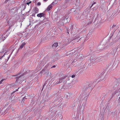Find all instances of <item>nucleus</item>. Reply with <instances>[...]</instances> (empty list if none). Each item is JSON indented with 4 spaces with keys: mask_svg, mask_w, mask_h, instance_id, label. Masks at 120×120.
Wrapping results in <instances>:
<instances>
[{
    "mask_svg": "<svg viewBox=\"0 0 120 120\" xmlns=\"http://www.w3.org/2000/svg\"><path fill=\"white\" fill-rule=\"evenodd\" d=\"M118 93H119V94H120V89L118 91Z\"/></svg>",
    "mask_w": 120,
    "mask_h": 120,
    "instance_id": "23",
    "label": "nucleus"
},
{
    "mask_svg": "<svg viewBox=\"0 0 120 120\" xmlns=\"http://www.w3.org/2000/svg\"><path fill=\"white\" fill-rule=\"evenodd\" d=\"M71 95V94H70L68 93H67L65 94V97L67 99H69Z\"/></svg>",
    "mask_w": 120,
    "mask_h": 120,
    "instance_id": "11",
    "label": "nucleus"
},
{
    "mask_svg": "<svg viewBox=\"0 0 120 120\" xmlns=\"http://www.w3.org/2000/svg\"><path fill=\"white\" fill-rule=\"evenodd\" d=\"M78 38H78V37H76L74 39H78Z\"/></svg>",
    "mask_w": 120,
    "mask_h": 120,
    "instance_id": "32",
    "label": "nucleus"
},
{
    "mask_svg": "<svg viewBox=\"0 0 120 120\" xmlns=\"http://www.w3.org/2000/svg\"><path fill=\"white\" fill-rule=\"evenodd\" d=\"M67 19V18L66 19H64V18H62V19H61V21L63 23H64V22L65 21V20H66Z\"/></svg>",
    "mask_w": 120,
    "mask_h": 120,
    "instance_id": "16",
    "label": "nucleus"
},
{
    "mask_svg": "<svg viewBox=\"0 0 120 120\" xmlns=\"http://www.w3.org/2000/svg\"><path fill=\"white\" fill-rule=\"evenodd\" d=\"M68 79V77L66 76L64 77L63 78H62L61 79H60V80L58 83H59L62 82H64L65 83V82H67V80Z\"/></svg>",
    "mask_w": 120,
    "mask_h": 120,
    "instance_id": "4",
    "label": "nucleus"
},
{
    "mask_svg": "<svg viewBox=\"0 0 120 120\" xmlns=\"http://www.w3.org/2000/svg\"><path fill=\"white\" fill-rule=\"evenodd\" d=\"M112 45V44L109 43H107L105 45H100L98 47V48L99 50H102L107 49Z\"/></svg>",
    "mask_w": 120,
    "mask_h": 120,
    "instance_id": "1",
    "label": "nucleus"
},
{
    "mask_svg": "<svg viewBox=\"0 0 120 120\" xmlns=\"http://www.w3.org/2000/svg\"><path fill=\"white\" fill-rule=\"evenodd\" d=\"M19 89V88H18L17 89V90H16V91H14L12 93H15V92H16V91H18V89Z\"/></svg>",
    "mask_w": 120,
    "mask_h": 120,
    "instance_id": "26",
    "label": "nucleus"
},
{
    "mask_svg": "<svg viewBox=\"0 0 120 120\" xmlns=\"http://www.w3.org/2000/svg\"><path fill=\"white\" fill-rule=\"evenodd\" d=\"M71 86V84L70 83H67L65 84L63 86V88L65 89L66 88V89L70 87Z\"/></svg>",
    "mask_w": 120,
    "mask_h": 120,
    "instance_id": "7",
    "label": "nucleus"
},
{
    "mask_svg": "<svg viewBox=\"0 0 120 120\" xmlns=\"http://www.w3.org/2000/svg\"><path fill=\"white\" fill-rule=\"evenodd\" d=\"M83 38H81L80 39H79V40H81V39H83Z\"/></svg>",
    "mask_w": 120,
    "mask_h": 120,
    "instance_id": "33",
    "label": "nucleus"
},
{
    "mask_svg": "<svg viewBox=\"0 0 120 120\" xmlns=\"http://www.w3.org/2000/svg\"><path fill=\"white\" fill-rule=\"evenodd\" d=\"M25 45V43H23L20 46L19 49H22Z\"/></svg>",
    "mask_w": 120,
    "mask_h": 120,
    "instance_id": "14",
    "label": "nucleus"
},
{
    "mask_svg": "<svg viewBox=\"0 0 120 120\" xmlns=\"http://www.w3.org/2000/svg\"><path fill=\"white\" fill-rule=\"evenodd\" d=\"M90 65H94L97 64L98 62L96 60H90Z\"/></svg>",
    "mask_w": 120,
    "mask_h": 120,
    "instance_id": "10",
    "label": "nucleus"
},
{
    "mask_svg": "<svg viewBox=\"0 0 120 120\" xmlns=\"http://www.w3.org/2000/svg\"><path fill=\"white\" fill-rule=\"evenodd\" d=\"M69 34V32L68 31H67V32L66 33V34L67 35H68V34Z\"/></svg>",
    "mask_w": 120,
    "mask_h": 120,
    "instance_id": "31",
    "label": "nucleus"
},
{
    "mask_svg": "<svg viewBox=\"0 0 120 120\" xmlns=\"http://www.w3.org/2000/svg\"><path fill=\"white\" fill-rule=\"evenodd\" d=\"M71 11H72V12L74 11V12L75 11V10L74 9H72L71 10Z\"/></svg>",
    "mask_w": 120,
    "mask_h": 120,
    "instance_id": "24",
    "label": "nucleus"
},
{
    "mask_svg": "<svg viewBox=\"0 0 120 120\" xmlns=\"http://www.w3.org/2000/svg\"><path fill=\"white\" fill-rule=\"evenodd\" d=\"M56 67V66L55 65H54L51 68H55Z\"/></svg>",
    "mask_w": 120,
    "mask_h": 120,
    "instance_id": "27",
    "label": "nucleus"
},
{
    "mask_svg": "<svg viewBox=\"0 0 120 120\" xmlns=\"http://www.w3.org/2000/svg\"><path fill=\"white\" fill-rule=\"evenodd\" d=\"M81 55H80V56H81ZM79 56H80V55H79Z\"/></svg>",
    "mask_w": 120,
    "mask_h": 120,
    "instance_id": "35",
    "label": "nucleus"
},
{
    "mask_svg": "<svg viewBox=\"0 0 120 120\" xmlns=\"http://www.w3.org/2000/svg\"><path fill=\"white\" fill-rule=\"evenodd\" d=\"M75 77V75H73L71 77L72 78H74Z\"/></svg>",
    "mask_w": 120,
    "mask_h": 120,
    "instance_id": "25",
    "label": "nucleus"
},
{
    "mask_svg": "<svg viewBox=\"0 0 120 120\" xmlns=\"http://www.w3.org/2000/svg\"><path fill=\"white\" fill-rule=\"evenodd\" d=\"M98 120H103V119H102V118H100Z\"/></svg>",
    "mask_w": 120,
    "mask_h": 120,
    "instance_id": "34",
    "label": "nucleus"
},
{
    "mask_svg": "<svg viewBox=\"0 0 120 120\" xmlns=\"http://www.w3.org/2000/svg\"><path fill=\"white\" fill-rule=\"evenodd\" d=\"M24 74L23 73L22 75H18L16 77V83H19L22 81L24 78L23 76Z\"/></svg>",
    "mask_w": 120,
    "mask_h": 120,
    "instance_id": "2",
    "label": "nucleus"
},
{
    "mask_svg": "<svg viewBox=\"0 0 120 120\" xmlns=\"http://www.w3.org/2000/svg\"><path fill=\"white\" fill-rule=\"evenodd\" d=\"M10 54H9L8 52H6L5 53L4 55L3 56L0 58V59H2V58L3 57H4L5 58V60H8L10 57Z\"/></svg>",
    "mask_w": 120,
    "mask_h": 120,
    "instance_id": "3",
    "label": "nucleus"
},
{
    "mask_svg": "<svg viewBox=\"0 0 120 120\" xmlns=\"http://www.w3.org/2000/svg\"><path fill=\"white\" fill-rule=\"evenodd\" d=\"M31 2V1H30V2H29V3H26V4H28V5H29V4H30V3Z\"/></svg>",
    "mask_w": 120,
    "mask_h": 120,
    "instance_id": "28",
    "label": "nucleus"
},
{
    "mask_svg": "<svg viewBox=\"0 0 120 120\" xmlns=\"http://www.w3.org/2000/svg\"><path fill=\"white\" fill-rule=\"evenodd\" d=\"M104 75L102 74V75H101V80H103L104 79Z\"/></svg>",
    "mask_w": 120,
    "mask_h": 120,
    "instance_id": "20",
    "label": "nucleus"
},
{
    "mask_svg": "<svg viewBox=\"0 0 120 120\" xmlns=\"http://www.w3.org/2000/svg\"><path fill=\"white\" fill-rule=\"evenodd\" d=\"M87 13H84L83 15H81L82 16V19L84 18H86L87 16Z\"/></svg>",
    "mask_w": 120,
    "mask_h": 120,
    "instance_id": "12",
    "label": "nucleus"
},
{
    "mask_svg": "<svg viewBox=\"0 0 120 120\" xmlns=\"http://www.w3.org/2000/svg\"><path fill=\"white\" fill-rule=\"evenodd\" d=\"M116 26V25L115 24H113L111 27L112 29H113L114 28H115Z\"/></svg>",
    "mask_w": 120,
    "mask_h": 120,
    "instance_id": "19",
    "label": "nucleus"
},
{
    "mask_svg": "<svg viewBox=\"0 0 120 120\" xmlns=\"http://www.w3.org/2000/svg\"><path fill=\"white\" fill-rule=\"evenodd\" d=\"M5 80V79H4L2 80L0 82V84L2 83V82L4 80Z\"/></svg>",
    "mask_w": 120,
    "mask_h": 120,
    "instance_id": "21",
    "label": "nucleus"
},
{
    "mask_svg": "<svg viewBox=\"0 0 120 120\" xmlns=\"http://www.w3.org/2000/svg\"><path fill=\"white\" fill-rule=\"evenodd\" d=\"M119 62H118V61H116L112 65L111 67V69H112V70H114L117 67Z\"/></svg>",
    "mask_w": 120,
    "mask_h": 120,
    "instance_id": "5",
    "label": "nucleus"
},
{
    "mask_svg": "<svg viewBox=\"0 0 120 120\" xmlns=\"http://www.w3.org/2000/svg\"><path fill=\"white\" fill-rule=\"evenodd\" d=\"M26 99L24 97L23 98V99H22V101L24 102V101L25 100V99Z\"/></svg>",
    "mask_w": 120,
    "mask_h": 120,
    "instance_id": "30",
    "label": "nucleus"
},
{
    "mask_svg": "<svg viewBox=\"0 0 120 120\" xmlns=\"http://www.w3.org/2000/svg\"><path fill=\"white\" fill-rule=\"evenodd\" d=\"M29 72V71H27V72Z\"/></svg>",
    "mask_w": 120,
    "mask_h": 120,
    "instance_id": "36",
    "label": "nucleus"
},
{
    "mask_svg": "<svg viewBox=\"0 0 120 120\" xmlns=\"http://www.w3.org/2000/svg\"><path fill=\"white\" fill-rule=\"evenodd\" d=\"M38 5H40L41 4V3L40 2H38Z\"/></svg>",
    "mask_w": 120,
    "mask_h": 120,
    "instance_id": "29",
    "label": "nucleus"
},
{
    "mask_svg": "<svg viewBox=\"0 0 120 120\" xmlns=\"http://www.w3.org/2000/svg\"><path fill=\"white\" fill-rule=\"evenodd\" d=\"M30 97V96L28 95L27 94L25 95V97H24L26 99H27L29 98Z\"/></svg>",
    "mask_w": 120,
    "mask_h": 120,
    "instance_id": "17",
    "label": "nucleus"
},
{
    "mask_svg": "<svg viewBox=\"0 0 120 120\" xmlns=\"http://www.w3.org/2000/svg\"><path fill=\"white\" fill-rule=\"evenodd\" d=\"M88 59L90 60H96V59L95 58V57L94 55L92 56H91V55H90L87 57Z\"/></svg>",
    "mask_w": 120,
    "mask_h": 120,
    "instance_id": "8",
    "label": "nucleus"
},
{
    "mask_svg": "<svg viewBox=\"0 0 120 120\" xmlns=\"http://www.w3.org/2000/svg\"><path fill=\"white\" fill-rule=\"evenodd\" d=\"M49 57L48 56H46L44 57V59L45 60H48L49 59Z\"/></svg>",
    "mask_w": 120,
    "mask_h": 120,
    "instance_id": "18",
    "label": "nucleus"
},
{
    "mask_svg": "<svg viewBox=\"0 0 120 120\" xmlns=\"http://www.w3.org/2000/svg\"><path fill=\"white\" fill-rule=\"evenodd\" d=\"M57 2L56 1H55V2H53L51 4L49 5V6L48 7L47 10L49 11L52 8V5H54L55 4H56Z\"/></svg>",
    "mask_w": 120,
    "mask_h": 120,
    "instance_id": "6",
    "label": "nucleus"
},
{
    "mask_svg": "<svg viewBox=\"0 0 120 120\" xmlns=\"http://www.w3.org/2000/svg\"><path fill=\"white\" fill-rule=\"evenodd\" d=\"M76 19L79 20L82 19L81 15H80L79 14H76Z\"/></svg>",
    "mask_w": 120,
    "mask_h": 120,
    "instance_id": "9",
    "label": "nucleus"
},
{
    "mask_svg": "<svg viewBox=\"0 0 120 120\" xmlns=\"http://www.w3.org/2000/svg\"><path fill=\"white\" fill-rule=\"evenodd\" d=\"M58 46V43H55L54 44L52 45L53 47H56Z\"/></svg>",
    "mask_w": 120,
    "mask_h": 120,
    "instance_id": "15",
    "label": "nucleus"
},
{
    "mask_svg": "<svg viewBox=\"0 0 120 120\" xmlns=\"http://www.w3.org/2000/svg\"><path fill=\"white\" fill-rule=\"evenodd\" d=\"M44 15V14L43 13H40L37 14V16L38 17H42Z\"/></svg>",
    "mask_w": 120,
    "mask_h": 120,
    "instance_id": "13",
    "label": "nucleus"
},
{
    "mask_svg": "<svg viewBox=\"0 0 120 120\" xmlns=\"http://www.w3.org/2000/svg\"><path fill=\"white\" fill-rule=\"evenodd\" d=\"M15 97L13 96L11 98V100L12 101H14V99Z\"/></svg>",
    "mask_w": 120,
    "mask_h": 120,
    "instance_id": "22",
    "label": "nucleus"
}]
</instances>
